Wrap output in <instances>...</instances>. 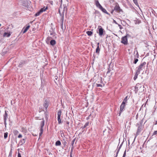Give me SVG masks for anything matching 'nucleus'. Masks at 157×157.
Here are the masks:
<instances>
[{"label": "nucleus", "mask_w": 157, "mask_h": 157, "mask_svg": "<svg viewBox=\"0 0 157 157\" xmlns=\"http://www.w3.org/2000/svg\"><path fill=\"white\" fill-rule=\"evenodd\" d=\"M143 120H141L138 123L136 124V126L138 127L136 134L138 135L143 129Z\"/></svg>", "instance_id": "nucleus-1"}, {"label": "nucleus", "mask_w": 157, "mask_h": 157, "mask_svg": "<svg viewBox=\"0 0 157 157\" xmlns=\"http://www.w3.org/2000/svg\"><path fill=\"white\" fill-rule=\"evenodd\" d=\"M146 64V63L145 62L141 63L138 67H136V71L140 73V71H142L144 68Z\"/></svg>", "instance_id": "nucleus-2"}, {"label": "nucleus", "mask_w": 157, "mask_h": 157, "mask_svg": "<svg viewBox=\"0 0 157 157\" xmlns=\"http://www.w3.org/2000/svg\"><path fill=\"white\" fill-rule=\"evenodd\" d=\"M135 88L137 90H139L140 92H142L144 90V86L139 83L136 84Z\"/></svg>", "instance_id": "nucleus-3"}, {"label": "nucleus", "mask_w": 157, "mask_h": 157, "mask_svg": "<svg viewBox=\"0 0 157 157\" xmlns=\"http://www.w3.org/2000/svg\"><path fill=\"white\" fill-rule=\"evenodd\" d=\"M42 121L41 122L40 124V132L39 133L40 136L43 133V127L44 125V121L43 119H42Z\"/></svg>", "instance_id": "nucleus-4"}, {"label": "nucleus", "mask_w": 157, "mask_h": 157, "mask_svg": "<svg viewBox=\"0 0 157 157\" xmlns=\"http://www.w3.org/2000/svg\"><path fill=\"white\" fill-rule=\"evenodd\" d=\"M121 42L124 45H127L128 44V41L127 36L122 37Z\"/></svg>", "instance_id": "nucleus-5"}, {"label": "nucleus", "mask_w": 157, "mask_h": 157, "mask_svg": "<svg viewBox=\"0 0 157 157\" xmlns=\"http://www.w3.org/2000/svg\"><path fill=\"white\" fill-rule=\"evenodd\" d=\"M62 112L61 110H59L57 113V118L58 123L60 124L61 123V120L60 119V117L61 115Z\"/></svg>", "instance_id": "nucleus-6"}, {"label": "nucleus", "mask_w": 157, "mask_h": 157, "mask_svg": "<svg viewBox=\"0 0 157 157\" xmlns=\"http://www.w3.org/2000/svg\"><path fill=\"white\" fill-rule=\"evenodd\" d=\"M114 10L118 13L123 12L122 10L121 9L119 5L117 4L114 7Z\"/></svg>", "instance_id": "nucleus-7"}, {"label": "nucleus", "mask_w": 157, "mask_h": 157, "mask_svg": "<svg viewBox=\"0 0 157 157\" xmlns=\"http://www.w3.org/2000/svg\"><path fill=\"white\" fill-rule=\"evenodd\" d=\"M125 105L121 103L120 106V110L118 113L119 116H120L121 113L124 111V108Z\"/></svg>", "instance_id": "nucleus-8"}, {"label": "nucleus", "mask_w": 157, "mask_h": 157, "mask_svg": "<svg viewBox=\"0 0 157 157\" xmlns=\"http://www.w3.org/2000/svg\"><path fill=\"white\" fill-rule=\"evenodd\" d=\"M7 112L6 111H5V113L3 115V119L4 121V123L5 124V127H6V121L7 119V118L8 117V113H7Z\"/></svg>", "instance_id": "nucleus-9"}, {"label": "nucleus", "mask_w": 157, "mask_h": 157, "mask_svg": "<svg viewBox=\"0 0 157 157\" xmlns=\"http://www.w3.org/2000/svg\"><path fill=\"white\" fill-rule=\"evenodd\" d=\"M101 28L99 29V35L101 36L104 35V29L100 26Z\"/></svg>", "instance_id": "nucleus-10"}, {"label": "nucleus", "mask_w": 157, "mask_h": 157, "mask_svg": "<svg viewBox=\"0 0 157 157\" xmlns=\"http://www.w3.org/2000/svg\"><path fill=\"white\" fill-rule=\"evenodd\" d=\"M95 5L96 7L99 9L101 6L99 3L98 0H94Z\"/></svg>", "instance_id": "nucleus-11"}, {"label": "nucleus", "mask_w": 157, "mask_h": 157, "mask_svg": "<svg viewBox=\"0 0 157 157\" xmlns=\"http://www.w3.org/2000/svg\"><path fill=\"white\" fill-rule=\"evenodd\" d=\"M60 15L61 16V18L60 19V24L61 25L62 27H63V14H62L61 13H60Z\"/></svg>", "instance_id": "nucleus-12"}, {"label": "nucleus", "mask_w": 157, "mask_h": 157, "mask_svg": "<svg viewBox=\"0 0 157 157\" xmlns=\"http://www.w3.org/2000/svg\"><path fill=\"white\" fill-rule=\"evenodd\" d=\"M43 106L46 109H47L48 107V102L47 100L45 101L43 104Z\"/></svg>", "instance_id": "nucleus-13"}, {"label": "nucleus", "mask_w": 157, "mask_h": 157, "mask_svg": "<svg viewBox=\"0 0 157 157\" xmlns=\"http://www.w3.org/2000/svg\"><path fill=\"white\" fill-rule=\"evenodd\" d=\"M103 12L107 14H109V13L104 8H103L102 6H101L99 8Z\"/></svg>", "instance_id": "nucleus-14"}, {"label": "nucleus", "mask_w": 157, "mask_h": 157, "mask_svg": "<svg viewBox=\"0 0 157 157\" xmlns=\"http://www.w3.org/2000/svg\"><path fill=\"white\" fill-rule=\"evenodd\" d=\"M30 27V26L29 24V25L25 28H23L22 29V30H23V33H25L27 31L28 29H29Z\"/></svg>", "instance_id": "nucleus-15"}, {"label": "nucleus", "mask_w": 157, "mask_h": 157, "mask_svg": "<svg viewBox=\"0 0 157 157\" xmlns=\"http://www.w3.org/2000/svg\"><path fill=\"white\" fill-rule=\"evenodd\" d=\"M128 96H126L124 99L123 100V101L122 102V104H124L125 105L127 103V100H128Z\"/></svg>", "instance_id": "nucleus-16"}, {"label": "nucleus", "mask_w": 157, "mask_h": 157, "mask_svg": "<svg viewBox=\"0 0 157 157\" xmlns=\"http://www.w3.org/2000/svg\"><path fill=\"white\" fill-rule=\"evenodd\" d=\"M48 9V7H46V8L44 7L43 8H41L40 10V12L42 13V12L45 11L46 10Z\"/></svg>", "instance_id": "nucleus-17"}, {"label": "nucleus", "mask_w": 157, "mask_h": 157, "mask_svg": "<svg viewBox=\"0 0 157 157\" xmlns=\"http://www.w3.org/2000/svg\"><path fill=\"white\" fill-rule=\"evenodd\" d=\"M11 34L10 33H8L6 32H5L3 34V36L4 37H9L10 36Z\"/></svg>", "instance_id": "nucleus-18"}, {"label": "nucleus", "mask_w": 157, "mask_h": 157, "mask_svg": "<svg viewBox=\"0 0 157 157\" xmlns=\"http://www.w3.org/2000/svg\"><path fill=\"white\" fill-rule=\"evenodd\" d=\"M50 43L53 46L56 43V41L54 40H52L50 41Z\"/></svg>", "instance_id": "nucleus-19"}, {"label": "nucleus", "mask_w": 157, "mask_h": 157, "mask_svg": "<svg viewBox=\"0 0 157 157\" xmlns=\"http://www.w3.org/2000/svg\"><path fill=\"white\" fill-rule=\"evenodd\" d=\"M140 74V73H138L136 71V73L133 78V79L134 80H135L136 79V78H137L138 75Z\"/></svg>", "instance_id": "nucleus-20"}, {"label": "nucleus", "mask_w": 157, "mask_h": 157, "mask_svg": "<svg viewBox=\"0 0 157 157\" xmlns=\"http://www.w3.org/2000/svg\"><path fill=\"white\" fill-rule=\"evenodd\" d=\"M25 142V138H24L22 139L20 141V143H21V145H23Z\"/></svg>", "instance_id": "nucleus-21"}, {"label": "nucleus", "mask_w": 157, "mask_h": 157, "mask_svg": "<svg viewBox=\"0 0 157 157\" xmlns=\"http://www.w3.org/2000/svg\"><path fill=\"white\" fill-rule=\"evenodd\" d=\"M56 145V146H59L61 144V142L60 141L58 140L56 141L55 143Z\"/></svg>", "instance_id": "nucleus-22"}, {"label": "nucleus", "mask_w": 157, "mask_h": 157, "mask_svg": "<svg viewBox=\"0 0 157 157\" xmlns=\"http://www.w3.org/2000/svg\"><path fill=\"white\" fill-rule=\"evenodd\" d=\"M100 51V49L99 48V46H98L96 49V52L97 53H99Z\"/></svg>", "instance_id": "nucleus-23"}, {"label": "nucleus", "mask_w": 157, "mask_h": 157, "mask_svg": "<svg viewBox=\"0 0 157 157\" xmlns=\"http://www.w3.org/2000/svg\"><path fill=\"white\" fill-rule=\"evenodd\" d=\"M86 33L89 36H91L93 34L92 32L91 31H87L86 32Z\"/></svg>", "instance_id": "nucleus-24"}, {"label": "nucleus", "mask_w": 157, "mask_h": 157, "mask_svg": "<svg viewBox=\"0 0 157 157\" xmlns=\"http://www.w3.org/2000/svg\"><path fill=\"white\" fill-rule=\"evenodd\" d=\"M123 143H122L120 145L119 147L118 148V149H117V154H118V153L120 151V149L121 148V147Z\"/></svg>", "instance_id": "nucleus-25"}, {"label": "nucleus", "mask_w": 157, "mask_h": 157, "mask_svg": "<svg viewBox=\"0 0 157 157\" xmlns=\"http://www.w3.org/2000/svg\"><path fill=\"white\" fill-rule=\"evenodd\" d=\"M41 13L40 12V10L35 14V17H37L38 16H39Z\"/></svg>", "instance_id": "nucleus-26"}, {"label": "nucleus", "mask_w": 157, "mask_h": 157, "mask_svg": "<svg viewBox=\"0 0 157 157\" xmlns=\"http://www.w3.org/2000/svg\"><path fill=\"white\" fill-rule=\"evenodd\" d=\"M13 132L15 135H17L19 133L18 131L16 130L13 131Z\"/></svg>", "instance_id": "nucleus-27"}, {"label": "nucleus", "mask_w": 157, "mask_h": 157, "mask_svg": "<svg viewBox=\"0 0 157 157\" xmlns=\"http://www.w3.org/2000/svg\"><path fill=\"white\" fill-rule=\"evenodd\" d=\"M75 140H76V138H74V139H73V140H72V141L71 142V145L72 146V147H74L73 145H74V143L75 141Z\"/></svg>", "instance_id": "nucleus-28"}, {"label": "nucleus", "mask_w": 157, "mask_h": 157, "mask_svg": "<svg viewBox=\"0 0 157 157\" xmlns=\"http://www.w3.org/2000/svg\"><path fill=\"white\" fill-rule=\"evenodd\" d=\"M8 133L7 132H5L4 134V138L5 139H6L8 136Z\"/></svg>", "instance_id": "nucleus-29"}, {"label": "nucleus", "mask_w": 157, "mask_h": 157, "mask_svg": "<svg viewBox=\"0 0 157 157\" xmlns=\"http://www.w3.org/2000/svg\"><path fill=\"white\" fill-rule=\"evenodd\" d=\"M134 3L135 4V5L139 6V5L137 2V0H133Z\"/></svg>", "instance_id": "nucleus-30"}, {"label": "nucleus", "mask_w": 157, "mask_h": 157, "mask_svg": "<svg viewBox=\"0 0 157 157\" xmlns=\"http://www.w3.org/2000/svg\"><path fill=\"white\" fill-rule=\"evenodd\" d=\"M73 147H72L71 150L70 152V157H72V154L73 153Z\"/></svg>", "instance_id": "nucleus-31"}, {"label": "nucleus", "mask_w": 157, "mask_h": 157, "mask_svg": "<svg viewBox=\"0 0 157 157\" xmlns=\"http://www.w3.org/2000/svg\"><path fill=\"white\" fill-rule=\"evenodd\" d=\"M89 124V122H86L85 124H84V126H83V128H85L86 126H87Z\"/></svg>", "instance_id": "nucleus-32"}, {"label": "nucleus", "mask_w": 157, "mask_h": 157, "mask_svg": "<svg viewBox=\"0 0 157 157\" xmlns=\"http://www.w3.org/2000/svg\"><path fill=\"white\" fill-rule=\"evenodd\" d=\"M138 61V59H137L135 58L133 63L135 64H136V63Z\"/></svg>", "instance_id": "nucleus-33"}, {"label": "nucleus", "mask_w": 157, "mask_h": 157, "mask_svg": "<svg viewBox=\"0 0 157 157\" xmlns=\"http://www.w3.org/2000/svg\"><path fill=\"white\" fill-rule=\"evenodd\" d=\"M67 7L66 5H63V13H64V11L67 10Z\"/></svg>", "instance_id": "nucleus-34"}, {"label": "nucleus", "mask_w": 157, "mask_h": 157, "mask_svg": "<svg viewBox=\"0 0 157 157\" xmlns=\"http://www.w3.org/2000/svg\"><path fill=\"white\" fill-rule=\"evenodd\" d=\"M96 84V86H97V87H102L103 86L101 84L97 83Z\"/></svg>", "instance_id": "nucleus-35"}, {"label": "nucleus", "mask_w": 157, "mask_h": 157, "mask_svg": "<svg viewBox=\"0 0 157 157\" xmlns=\"http://www.w3.org/2000/svg\"><path fill=\"white\" fill-rule=\"evenodd\" d=\"M157 134V131H154L153 134V136Z\"/></svg>", "instance_id": "nucleus-36"}, {"label": "nucleus", "mask_w": 157, "mask_h": 157, "mask_svg": "<svg viewBox=\"0 0 157 157\" xmlns=\"http://www.w3.org/2000/svg\"><path fill=\"white\" fill-rule=\"evenodd\" d=\"M117 25H118V26L119 27L120 29H122L123 28V27L122 26H121V25L120 24H118Z\"/></svg>", "instance_id": "nucleus-37"}, {"label": "nucleus", "mask_w": 157, "mask_h": 157, "mask_svg": "<svg viewBox=\"0 0 157 157\" xmlns=\"http://www.w3.org/2000/svg\"><path fill=\"white\" fill-rule=\"evenodd\" d=\"M126 150L124 152V153L123 154V156L122 157H125L126 156Z\"/></svg>", "instance_id": "nucleus-38"}, {"label": "nucleus", "mask_w": 157, "mask_h": 157, "mask_svg": "<svg viewBox=\"0 0 157 157\" xmlns=\"http://www.w3.org/2000/svg\"><path fill=\"white\" fill-rule=\"evenodd\" d=\"M12 154V152L11 150L10 151V152L9 153V156H11Z\"/></svg>", "instance_id": "nucleus-39"}, {"label": "nucleus", "mask_w": 157, "mask_h": 157, "mask_svg": "<svg viewBox=\"0 0 157 157\" xmlns=\"http://www.w3.org/2000/svg\"><path fill=\"white\" fill-rule=\"evenodd\" d=\"M66 124H67V127H69V122L68 121H66Z\"/></svg>", "instance_id": "nucleus-40"}, {"label": "nucleus", "mask_w": 157, "mask_h": 157, "mask_svg": "<svg viewBox=\"0 0 157 157\" xmlns=\"http://www.w3.org/2000/svg\"><path fill=\"white\" fill-rule=\"evenodd\" d=\"M22 137V136L21 134H19L18 136V138H21Z\"/></svg>", "instance_id": "nucleus-41"}, {"label": "nucleus", "mask_w": 157, "mask_h": 157, "mask_svg": "<svg viewBox=\"0 0 157 157\" xmlns=\"http://www.w3.org/2000/svg\"><path fill=\"white\" fill-rule=\"evenodd\" d=\"M18 157H21V154L19 152L18 153Z\"/></svg>", "instance_id": "nucleus-42"}, {"label": "nucleus", "mask_w": 157, "mask_h": 157, "mask_svg": "<svg viewBox=\"0 0 157 157\" xmlns=\"http://www.w3.org/2000/svg\"><path fill=\"white\" fill-rule=\"evenodd\" d=\"M114 10H114V9L113 10H112V11H111V13L112 14H113V12H114Z\"/></svg>", "instance_id": "nucleus-43"}, {"label": "nucleus", "mask_w": 157, "mask_h": 157, "mask_svg": "<svg viewBox=\"0 0 157 157\" xmlns=\"http://www.w3.org/2000/svg\"><path fill=\"white\" fill-rule=\"evenodd\" d=\"M63 144L64 145H66V144H67V142H66L65 141L64 142H63Z\"/></svg>", "instance_id": "nucleus-44"}, {"label": "nucleus", "mask_w": 157, "mask_h": 157, "mask_svg": "<svg viewBox=\"0 0 157 157\" xmlns=\"http://www.w3.org/2000/svg\"><path fill=\"white\" fill-rule=\"evenodd\" d=\"M50 3L52 5H53V1H50Z\"/></svg>", "instance_id": "nucleus-45"}, {"label": "nucleus", "mask_w": 157, "mask_h": 157, "mask_svg": "<svg viewBox=\"0 0 157 157\" xmlns=\"http://www.w3.org/2000/svg\"><path fill=\"white\" fill-rule=\"evenodd\" d=\"M113 22L116 24H118V23L117 22L114 20H113Z\"/></svg>", "instance_id": "nucleus-46"}, {"label": "nucleus", "mask_w": 157, "mask_h": 157, "mask_svg": "<svg viewBox=\"0 0 157 157\" xmlns=\"http://www.w3.org/2000/svg\"><path fill=\"white\" fill-rule=\"evenodd\" d=\"M118 154H117V151L116 152V155L114 156V157H117V156Z\"/></svg>", "instance_id": "nucleus-47"}, {"label": "nucleus", "mask_w": 157, "mask_h": 157, "mask_svg": "<svg viewBox=\"0 0 157 157\" xmlns=\"http://www.w3.org/2000/svg\"><path fill=\"white\" fill-rule=\"evenodd\" d=\"M136 55H137V56L138 57H139V54H138V52H137Z\"/></svg>", "instance_id": "nucleus-48"}, {"label": "nucleus", "mask_w": 157, "mask_h": 157, "mask_svg": "<svg viewBox=\"0 0 157 157\" xmlns=\"http://www.w3.org/2000/svg\"><path fill=\"white\" fill-rule=\"evenodd\" d=\"M138 117V114H137L136 115V119H137V118Z\"/></svg>", "instance_id": "nucleus-49"}, {"label": "nucleus", "mask_w": 157, "mask_h": 157, "mask_svg": "<svg viewBox=\"0 0 157 157\" xmlns=\"http://www.w3.org/2000/svg\"><path fill=\"white\" fill-rule=\"evenodd\" d=\"M157 124V121H156L155 123V124Z\"/></svg>", "instance_id": "nucleus-50"}, {"label": "nucleus", "mask_w": 157, "mask_h": 157, "mask_svg": "<svg viewBox=\"0 0 157 157\" xmlns=\"http://www.w3.org/2000/svg\"><path fill=\"white\" fill-rule=\"evenodd\" d=\"M99 43H97L98 46H99Z\"/></svg>", "instance_id": "nucleus-51"}, {"label": "nucleus", "mask_w": 157, "mask_h": 157, "mask_svg": "<svg viewBox=\"0 0 157 157\" xmlns=\"http://www.w3.org/2000/svg\"><path fill=\"white\" fill-rule=\"evenodd\" d=\"M59 14H60V13H61L60 12L59 10Z\"/></svg>", "instance_id": "nucleus-52"}, {"label": "nucleus", "mask_w": 157, "mask_h": 157, "mask_svg": "<svg viewBox=\"0 0 157 157\" xmlns=\"http://www.w3.org/2000/svg\"><path fill=\"white\" fill-rule=\"evenodd\" d=\"M49 38H50V37H48L47 39H49Z\"/></svg>", "instance_id": "nucleus-53"}, {"label": "nucleus", "mask_w": 157, "mask_h": 157, "mask_svg": "<svg viewBox=\"0 0 157 157\" xmlns=\"http://www.w3.org/2000/svg\"><path fill=\"white\" fill-rule=\"evenodd\" d=\"M61 136H62V137L63 136V135H62V134H61Z\"/></svg>", "instance_id": "nucleus-54"}, {"label": "nucleus", "mask_w": 157, "mask_h": 157, "mask_svg": "<svg viewBox=\"0 0 157 157\" xmlns=\"http://www.w3.org/2000/svg\"><path fill=\"white\" fill-rule=\"evenodd\" d=\"M24 6H26V5H24Z\"/></svg>", "instance_id": "nucleus-55"}, {"label": "nucleus", "mask_w": 157, "mask_h": 157, "mask_svg": "<svg viewBox=\"0 0 157 157\" xmlns=\"http://www.w3.org/2000/svg\"><path fill=\"white\" fill-rule=\"evenodd\" d=\"M1 24H0V26H1Z\"/></svg>", "instance_id": "nucleus-56"}, {"label": "nucleus", "mask_w": 157, "mask_h": 157, "mask_svg": "<svg viewBox=\"0 0 157 157\" xmlns=\"http://www.w3.org/2000/svg\"><path fill=\"white\" fill-rule=\"evenodd\" d=\"M46 42L47 43H47V41H46Z\"/></svg>", "instance_id": "nucleus-57"}]
</instances>
